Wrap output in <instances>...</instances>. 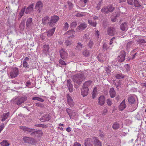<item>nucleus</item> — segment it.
I'll use <instances>...</instances> for the list:
<instances>
[{
	"label": "nucleus",
	"mask_w": 146,
	"mask_h": 146,
	"mask_svg": "<svg viewBox=\"0 0 146 146\" xmlns=\"http://www.w3.org/2000/svg\"><path fill=\"white\" fill-rule=\"evenodd\" d=\"M51 118V117L49 115H46L42 116L39 119L42 122H44L49 121Z\"/></svg>",
	"instance_id": "dca6fc26"
},
{
	"label": "nucleus",
	"mask_w": 146,
	"mask_h": 146,
	"mask_svg": "<svg viewBox=\"0 0 146 146\" xmlns=\"http://www.w3.org/2000/svg\"><path fill=\"white\" fill-rule=\"evenodd\" d=\"M119 124L117 122H115L112 125V128H119Z\"/></svg>",
	"instance_id": "3c124183"
},
{
	"label": "nucleus",
	"mask_w": 146,
	"mask_h": 146,
	"mask_svg": "<svg viewBox=\"0 0 146 146\" xmlns=\"http://www.w3.org/2000/svg\"><path fill=\"white\" fill-rule=\"evenodd\" d=\"M77 23L76 21L72 22L70 24V27L72 29L74 28L77 25Z\"/></svg>",
	"instance_id": "a19ab883"
},
{
	"label": "nucleus",
	"mask_w": 146,
	"mask_h": 146,
	"mask_svg": "<svg viewBox=\"0 0 146 146\" xmlns=\"http://www.w3.org/2000/svg\"><path fill=\"white\" fill-rule=\"evenodd\" d=\"M92 82L91 80L86 81L84 84L83 86L89 89V87L91 86Z\"/></svg>",
	"instance_id": "cd10ccee"
},
{
	"label": "nucleus",
	"mask_w": 146,
	"mask_h": 146,
	"mask_svg": "<svg viewBox=\"0 0 146 146\" xmlns=\"http://www.w3.org/2000/svg\"><path fill=\"white\" fill-rule=\"evenodd\" d=\"M94 44L93 41L90 40L89 42L88 43L87 45L90 48L92 49L93 47V46Z\"/></svg>",
	"instance_id": "58836bf2"
},
{
	"label": "nucleus",
	"mask_w": 146,
	"mask_h": 146,
	"mask_svg": "<svg viewBox=\"0 0 146 146\" xmlns=\"http://www.w3.org/2000/svg\"><path fill=\"white\" fill-rule=\"evenodd\" d=\"M84 47V46L80 42H78L77 46L75 48V49L78 50H81L82 48Z\"/></svg>",
	"instance_id": "72a5a7b5"
},
{
	"label": "nucleus",
	"mask_w": 146,
	"mask_h": 146,
	"mask_svg": "<svg viewBox=\"0 0 146 146\" xmlns=\"http://www.w3.org/2000/svg\"><path fill=\"white\" fill-rule=\"evenodd\" d=\"M137 42L140 44H144L146 42L144 39H139L137 41Z\"/></svg>",
	"instance_id": "a18cd8bd"
},
{
	"label": "nucleus",
	"mask_w": 146,
	"mask_h": 146,
	"mask_svg": "<svg viewBox=\"0 0 146 146\" xmlns=\"http://www.w3.org/2000/svg\"><path fill=\"white\" fill-rule=\"evenodd\" d=\"M82 54L85 56H88L89 55V51L87 49H84L82 52Z\"/></svg>",
	"instance_id": "ea45409f"
},
{
	"label": "nucleus",
	"mask_w": 146,
	"mask_h": 146,
	"mask_svg": "<svg viewBox=\"0 0 146 146\" xmlns=\"http://www.w3.org/2000/svg\"><path fill=\"white\" fill-rule=\"evenodd\" d=\"M88 22L91 26L94 27H96L97 24V23L96 22L93 21L91 20H88Z\"/></svg>",
	"instance_id": "c9c22d12"
},
{
	"label": "nucleus",
	"mask_w": 146,
	"mask_h": 146,
	"mask_svg": "<svg viewBox=\"0 0 146 146\" xmlns=\"http://www.w3.org/2000/svg\"><path fill=\"white\" fill-rule=\"evenodd\" d=\"M68 4L69 6V9H70L72 7L73 4L69 2H68Z\"/></svg>",
	"instance_id": "680f3d73"
},
{
	"label": "nucleus",
	"mask_w": 146,
	"mask_h": 146,
	"mask_svg": "<svg viewBox=\"0 0 146 146\" xmlns=\"http://www.w3.org/2000/svg\"><path fill=\"white\" fill-rule=\"evenodd\" d=\"M27 96H22L16 100V104L18 105H20L24 103L25 101L27 100Z\"/></svg>",
	"instance_id": "ddd939ff"
},
{
	"label": "nucleus",
	"mask_w": 146,
	"mask_h": 146,
	"mask_svg": "<svg viewBox=\"0 0 146 146\" xmlns=\"http://www.w3.org/2000/svg\"><path fill=\"white\" fill-rule=\"evenodd\" d=\"M107 34L110 36H114L116 33V31L115 29L113 27H109L107 30Z\"/></svg>",
	"instance_id": "1a4fd4ad"
},
{
	"label": "nucleus",
	"mask_w": 146,
	"mask_h": 146,
	"mask_svg": "<svg viewBox=\"0 0 146 146\" xmlns=\"http://www.w3.org/2000/svg\"><path fill=\"white\" fill-rule=\"evenodd\" d=\"M36 105L39 107L43 108L44 107V105L39 103H36Z\"/></svg>",
	"instance_id": "603ef678"
},
{
	"label": "nucleus",
	"mask_w": 146,
	"mask_h": 146,
	"mask_svg": "<svg viewBox=\"0 0 146 146\" xmlns=\"http://www.w3.org/2000/svg\"><path fill=\"white\" fill-rule=\"evenodd\" d=\"M94 146H102V143L99 139L96 138L93 141Z\"/></svg>",
	"instance_id": "7c9ffc66"
},
{
	"label": "nucleus",
	"mask_w": 146,
	"mask_h": 146,
	"mask_svg": "<svg viewBox=\"0 0 146 146\" xmlns=\"http://www.w3.org/2000/svg\"><path fill=\"white\" fill-rule=\"evenodd\" d=\"M116 38V37H113L111 39L110 41V44L111 45L113 43V42L114 41L115 39Z\"/></svg>",
	"instance_id": "6e6d98bb"
},
{
	"label": "nucleus",
	"mask_w": 146,
	"mask_h": 146,
	"mask_svg": "<svg viewBox=\"0 0 146 146\" xmlns=\"http://www.w3.org/2000/svg\"><path fill=\"white\" fill-rule=\"evenodd\" d=\"M66 112L68 113V115H69V116L70 115L72 114V112H73L74 111H72V110L69 108H67L66 110Z\"/></svg>",
	"instance_id": "49530a36"
},
{
	"label": "nucleus",
	"mask_w": 146,
	"mask_h": 146,
	"mask_svg": "<svg viewBox=\"0 0 146 146\" xmlns=\"http://www.w3.org/2000/svg\"><path fill=\"white\" fill-rule=\"evenodd\" d=\"M78 114L77 113L74 111L72 113V114L70 116V119H72L75 120H76L78 118Z\"/></svg>",
	"instance_id": "a878e982"
},
{
	"label": "nucleus",
	"mask_w": 146,
	"mask_h": 146,
	"mask_svg": "<svg viewBox=\"0 0 146 146\" xmlns=\"http://www.w3.org/2000/svg\"><path fill=\"white\" fill-rule=\"evenodd\" d=\"M84 78V74L81 73H79L73 76V80L74 82V86L76 89L79 87Z\"/></svg>",
	"instance_id": "f03ea898"
},
{
	"label": "nucleus",
	"mask_w": 146,
	"mask_h": 146,
	"mask_svg": "<svg viewBox=\"0 0 146 146\" xmlns=\"http://www.w3.org/2000/svg\"><path fill=\"white\" fill-rule=\"evenodd\" d=\"M133 3L134 5V6L135 7H142L141 5L140 4L139 2L137 0H133Z\"/></svg>",
	"instance_id": "f704fd0d"
},
{
	"label": "nucleus",
	"mask_w": 146,
	"mask_h": 146,
	"mask_svg": "<svg viewBox=\"0 0 146 146\" xmlns=\"http://www.w3.org/2000/svg\"><path fill=\"white\" fill-rule=\"evenodd\" d=\"M110 95L111 98H114L116 94V92L115 91L114 88H111L109 91Z\"/></svg>",
	"instance_id": "c85d7f7f"
},
{
	"label": "nucleus",
	"mask_w": 146,
	"mask_h": 146,
	"mask_svg": "<svg viewBox=\"0 0 146 146\" xmlns=\"http://www.w3.org/2000/svg\"><path fill=\"white\" fill-rule=\"evenodd\" d=\"M66 97L68 104L71 107H73L75 104L73 100L72 97L69 94H67L66 95Z\"/></svg>",
	"instance_id": "9d476101"
},
{
	"label": "nucleus",
	"mask_w": 146,
	"mask_h": 146,
	"mask_svg": "<svg viewBox=\"0 0 146 146\" xmlns=\"http://www.w3.org/2000/svg\"><path fill=\"white\" fill-rule=\"evenodd\" d=\"M120 16V14L118 13H115L114 17H115L116 18L117 17H119Z\"/></svg>",
	"instance_id": "774afa93"
},
{
	"label": "nucleus",
	"mask_w": 146,
	"mask_h": 146,
	"mask_svg": "<svg viewBox=\"0 0 146 146\" xmlns=\"http://www.w3.org/2000/svg\"><path fill=\"white\" fill-rule=\"evenodd\" d=\"M126 53L124 50H121L117 57V59L119 62L124 61L125 59Z\"/></svg>",
	"instance_id": "0eeeda50"
},
{
	"label": "nucleus",
	"mask_w": 146,
	"mask_h": 146,
	"mask_svg": "<svg viewBox=\"0 0 146 146\" xmlns=\"http://www.w3.org/2000/svg\"><path fill=\"white\" fill-rule=\"evenodd\" d=\"M78 24L79 25L77 27L76 29L77 31H82L84 30L87 27V24L84 22L83 23L79 22Z\"/></svg>",
	"instance_id": "423d86ee"
},
{
	"label": "nucleus",
	"mask_w": 146,
	"mask_h": 146,
	"mask_svg": "<svg viewBox=\"0 0 146 146\" xmlns=\"http://www.w3.org/2000/svg\"><path fill=\"white\" fill-rule=\"evenodd\" d=\"M31 84V83L30 82L27 81L26 82V86H30Z\"/></svg>",
	"instance_id": "338daca9"
},
{
	"label": "nucleus",
	"mask_w": 146,
	"mask_h": 146,
	"mask_svg": "<svg viewBox=\"0 0 146 146\" xmlns=\"http://www.w3.org/2000/svg\"><path fill=\"white\" fill-rule=\"evenodd\" d=\"M35 126L39 127H41L42 128H44L45 126L44 125L42 124H36L35 125Z\"/></svg>",
	"instance_id": "5fc2aeb1"
},
{
	"label": "nucleus",
	"mask_w": 146,
	"mask_h": 146,
	"mask_svg": "<svg viewBox=\"0 0 146 146\" xmlns=\"http://www.w3.org/2000/svg\"><path fill=\"white\" fill-rule=\"evenodd\" d=\"M105 71L106 72L107 74H110V70L109 68L108 67H106L105 68Z\"/></svg>",
	"instance_id": "4d7b16f0"
},
{
	"label": "nucleus",
	"mask_w": 146,
	"mask_h": 146,
	"mask_svg": "<svg viewBox=\"0 0 146 146\" xmlns=\"http://www.w3.org/2000/svg\"><path fill=\"white\" fill-rule=\"evenodd\" d=\"M127 23L126 22H124L122 23L120 25L121 30L122 31L127 30L128 29Z\"/></svg>",
	"instance_id": "4be33fe9"
},
{
	"label": "nucleus",
	"mask_w": 146,
	"mask_h": 146,
	"mask_svg": "<svg viewBox=\"0 0 146 146\" xmlns=\"http://www.w3.org/2000/svg\"><path fill=\"white\" fill-rule=\"evenodd\" d=\"M25 11H24L23 10L21 9L19 13V15H21L22 16H23Z\"/></svg>",
	"instance_id": "69168bd1"
},
{
	"label": "nucleus",
	"mask_w": 146,
	"mask_h": 146,
	"mask_svg": "<svg viewBox=\"0 0 146 146\" xmlns=\"http://www.w3.org/2000/svg\"><path fill=\"white\" fill-rule=\"evenodd\" d=\"M114 9L115 8L112 5H110L102 8L101 11L102 13L107 14L109 12H112Z\"/></svg>",
	"instance_id": "39448f33"
},
{
	"label": "nucleus",
	"mask_w": 146,
	"mask_h": 146,
	"mask_svg": "<svg viewBox=\"0 0 146 146\" xmlns=\"http://www.w3.org/2000/svg\"><path fill=\"white\" fill-rule=\"evenodd\" d=\"M66 86L69 92H73L74 90L72 82L70 79L67 80Z\"/></svg>",
	"instance_id": "f8f14e48"
},
{
	"label": "nucleus",
	"mask_w": 146,
	"mask_h": 146,
	"mask_svg": "<svg viewBox=\"0 0 146 146\" xmlns=\"http://www.w3.org/2000/svg\"><path fill=\"white\" fill-rule=\"evenodd\" d=\"M125 75L121 72L118 73L115 75V77L118 79H123L125 77Z\"/></svg>",
	"instance_id": "c756f323"
},
{
	"label": "nucleus",
	"mask_w": 146,
	"mask_h": 146,
	"mask_svg": "<svg viewBox=\"0 0 146 146\" xmlns=\"http://www.w3.org/2000/svg\"><path fill=\"white\" fill-rule=\"evenodd\" d=\"M34 4L30 5L26 9L25 13L26 14H30L33 11Z\"/></svg>",
	"instance_id": "4468645a"
},
{
	"label": "nucleus",
	"mask_w": 146,
	"mask_h": 146,
	"mask_svg": "<svg viewBox=\"0 0 146 146\" xmlns=\"http://www.w3.org/2000/svg\"><path fill=\"white\" fill-rule=\"evenodd\" d=\"M104 55H103L102 54L100 53L97 56V59L100 62H102L104 61Z\"/></svg>",
	"instance_id": "2f4dec72"
},
{
	"label": "nucleus",
	"mask_w": 146,
	"mask_h": 146,
	"mask_svg": "<svg viewBox=\"0 0 146 146\" xmlns=\"http://www.w3.org/2000/svg\"><path fill=\"white\" fill-rule=\"evenodd\" d=\"M43 6L42 2L39 1L36 3L35 8L38 13H40L43 9Z\"/></svg>",
	"instance_id": "6e6552de"
},
{
	"label": "nucleus",
	"mask_w": 146,
	"mask_h": 146,
	"mask_svg": "<svg viewBox=\"0 0 146 146\" xmlns=\"http://www.w3.org/2000/svg\"><path fill=\"white\" fill-rule=\"evenodd\" d=\"M127 3L129 5H133V0H127Z\"/></svg>",
	"instance_id": "13d9d810"
},
{
	"label": "nucleus",
	"mask_w": 146,
	"mask_h": 146,
	"mask_svg": "<svg viewBox=\"0 0 146 146\" xmlns=\"http://www.w3.org/2000/svg\"><path fill=\"white\" fill-rule=\"evenodd\" d=\"M23 139L24 141L26 143L32 144H34L35 143V140L31 138L25 137H24Z\"/></svg>",
	"instance_id": "2eb2a0df"
},
{
	"label": "nucleus",
	"mask_w": 146,
	"mask_h": 146,
	"mask_svg": "<svg viewBox=\"0 0 146 146\" xmlns=\"http://www.w3.org/2000/svg\"><path fill=\"white\" fill-rule=\"evenodd\" d=\"M128 102L131 104H132L134 103L135 99L134 97L132 96H131L129 97L128 98Z\"/></svg>",
	"instance_id": "473e14b6"
},
{
	"label": "nucleus",
	"mask_w": 146,
	"mask_h": 146,
	"mask_svg": "<svg viewBox=\"0 0 146 146\" xmlns=\"http://www.w3.org/2000/svg\"><path fill=\"white\" fill-rule=\"evenodd\" d=\"M72 146H81L80 143L77 142H75L74 143V145Z\"/></svg>",
	"instance_id": "bf43d9fd"
},
{
	"label": "nucleus",
	"mask_w": 146,
	"mask_h": 146,
	"mask_svg": "<svg viewBox=\"0 0 146 146\" xmlns=\"http://www.w3.org/2000/svg\"><path fill=\"white\" fill-rule=\"evenodd\" d=\"M75 33V31L74 30L72 29L71 30L69 31L66 33L65 34H68L69 35H70L68 37V38H74V34Z\"/></svg>",
	"instance_id": "b1692460"
},
{
	"label": "nucleus",
	"mask_w": 146,
	"mask_h": 146,
	"mask_svg": "<svg viewBox=\"0 0 146 146\" xmlns=\"http://www.w3.org/2000/svg\"><path fill=\"white\" fill-rule=\"evenodd\" d=\"M59 19V17L56 15H54L51 17L46 16L42 18V23L44 25H48L52 27L55 25Z\"/></svg>",
	"instance_id": "f257e3e1"
},
{
	"label": "nucleus",
	"mask_w": 146,
	"mask_h": 146,
	"mask_svg": "<svg viewBox=\"0 0 146 146\" xmlns=\"http://www.w3.org/2000/svg\"><path fill=\"white\" fill-rule=\"evenodd\" d=\"M68 27H69L68 24L67 22L65 23L64 24V29H63L65 31H67L68 30Z\"/></svg>",
	"instance_id": "8fccbe9b"
},
{
	"label": "nucleus",
	"mask_w": 146,
	"mask_h": 146,
	"mask_svg": "<svg viewBox=\"0 0 146 146\" xmlns=\"http://www.w3.org/2000/svg\"><path fill=\"white\" fill-rule=\"evenodd\" d=\"M19 74V68L17 67H14L9 73V77L12 78H16Z\"/></svg>",
	"instance_id": "20e7f679"
},
{
	"label": "nucleus",
	"mask_w": 146,
	"mask_h": 146,
	"mask_svg": "<svg viewBox=\"0 0 146 146\" xmlns=\"http://www.w3.org/2000/svg\"><path fill=\"white\" fill-rule=\"evenodd\" d=\"M23 67L26 68H28L30 67V66L28 64L27 62L25 61H23Z\"/></svg>",
	"instance_id": "37998d69"
},
{
	"label": "nucleus",
	"mask_w": 146,
	"mask_h": 146,
	"mask_svg": "<svg viewBox=\"0 0 146 146\" xmlns=\"http://www.w3.org/2000/svg\"><path fill=\"white\" fill-rule=\"evenodd\" d=\"M126 105L125 104V100L124 99L119 105V110L120 111H122L126 108Z\"/></svg>",
	"instance_id": "a211bd4d"
},
{
	"label": "nucleus",
	"mask_w": 146,
	"mask_h": 146,
	"mask_svg": "<svg viewBox=\"0 0 146 146\" xmlns=\"http://www.w3.org/2000/svg\"><path fill=\"white\" fill-rule=\"evenodd\" d=\"M106 102L108 106H110L111 105L112 102L110 99H109L107 100Z\"/></svg>",
	"instance_id": "864d4df0"
},
{
	"label": "nucleus",
	"mask_w": 146,
	"mask_h": 146,
	"mask_svg": "<svg viewBox=\"0 0 146 146\" xmlns=\"http://www.w3.org/2000/svg\"><path fill=\"white\" fill-rule=\"evenodd\" d=\"M49 47L48 45H44L43 47V53L46 55L48 54Z\"/></svg>",
	"instance_id": "aec40b11"
},
{
	"label": "nucleus",
	"mask_w": 146,
	"mask_h": 146,
	"mask_svg": "<svg viewBox=\"0 0 146 146\" xmlns=\"http://www.w3.org/2000/svg\"><path fill=\"white\" fill-rule=\"evenodd\" d=\"M55 29L56 28L54 27L46 32V35L48 37L52 36L54 32Z\"/></svg>",
	"instance_id": "bb28decb"
},
{
	"label": "nucleus",
	"mask_w": 146,
	"mask_h": 146,
	"mask_svg": "<svg viewBox=\"0 0 146 146\" xmlns=\"http://www.w3.org/2000/svg\"><path fill=\"white\" fill-rule=\"evenodd\" d=\"M23 130L28 131L31 133V134L34 135L37 137H40L42 135L43 133L41 131H35L34 129L32 128H23Z\"/></svg>",
	"instance_id": "7ed1b4c3"
},
{
	"label": "nucleus",
	"mask_w": 146,
	"mask_h": 146,
	"mask_svg": "<svg viewBox=\"0 0 146 146\" xmlns=\"http://www.w3.org/2000/svg\"><path fill=\"white\" fill-rule=\"evenodd\" d=\"M10 113L9 112L3 113L1 115V117L2 118L1 121H5L9 116Z\"/></svg>",
	"instance_id": "393cba45"
},
{
	"label": "nucleus",
	"mask_w": 146,
	"mask_h": 146,
	"mask_svg": "<svg viewBox=\"0 0 146 146\" xmlns=\"http://www.w3.org/2000/svg\"><path fill=\"white\" fill-rule=\"evenodd\" d=\"M25 23L24 21H23L21 22L20 26L19 28L21 30H23L25 28Z\"/></svg>",
	"instance_id": "c03bdc74"
},
{
	"label": "nucleus",
	"mask_w": 146,
	"mask_h": 146,
	"mask_svg": "<svg viewBox=\"0 0 146 146\" xmlns=\"http://www.w3.org/2000/svg\"><path fill=\"white\" fill-rule=\"evenodd\" d=\"M0 144L2 146H9L10 145L7 140H3Z\"/></svg>",
	"instance_id": "4c0bfd02"
},
{
	"label": "nucleus",
	"mask_w": 146,
	"mask_h": 146,
	"mask_svg": "<svg viewBox=\"0 0 146 146\" xmlns=\"http://www.w3.org/2000/svg\"><path fill=\"white\" fill-rule=\"evenodd\" d=\"M59 64H61L62 65H66L67 64L66 62H65V61L63 60L60 59L59 60Z\"/></svg>",
	"instance_id": "09e8293b"
},
{
	"label": "nucleus",
	"mask_w": 146,
	"mask_h": 146,
	"mask_svg": "<svg viewBox=\"0 0 146 146\" xmlns=\"http://www.w3.org/2000/svg\"><path fill=\"white\" fill-rule=\"evenodd\" d=\"M89 89L82 86L81 89V95L84 97L87 95L88 93Z\"/></svg>",
	"instance_id": "f3484780"
},
{
	"label": "nucleus",
	"mask_w": 146,
	"mask_h": 146,
	"mask_svg": "<svg viewBox=\"0 0 146 146\" xmlns=\"http://www.w3.org/2000/svg\"><path fill=\"white\" fill-rule=\"evenodd\" d=\"M116 82V87L117 89L118 90H119V87L120 88L121 85V81L119 80V81H117Z\"/></svg>",
	"instance_id": "79ce46f5"
},
{
	"label": "nucleus",
	"mask_w": 146,
	"mask_h": 146,
	"mask_svg": "<svg viewBox=\"0 0 146 146\" xmlns=\"http://www.w3.org/2000/svg\"><path fill=\"white\" fill-rule=\"evenodd\" d=\"M65 44L66 46H70L72 43V42L71 41H69L68 40H65Z\"/></svg>",
	"instance_id": "de8ad7c7"
},
{
	"label": "nucleus",
	"mask_w": 146,
	"mask_h": 146,
	"mask_svg": "<svg viewBox=\"0 0 146 146\" xmlns=\"http://www.w3.org/2000/svg\"><path fill=\"white\" fill-rule=\"evenodd\" d=\"M99 33V32L98 30H97L96 31L95 35L98 38H99V36L100 34Z\"/></svg>",
	"instance_id": "e2e57ef3"
},
{
	"label": "nucleus",
	"mask_w": 146,
	"mask_h": 146,
	"mask_svg": "<svg viewBox=\"0 0 146 146\" xmlns=\"http://www.w3.org/2000/svg\"><path fill=\"white\" fill-rule=\"evenodd\" d=\"M102 48H103V52H104L105 50H107L109 48V46L106 43H104L103 44Z\"/></svg>",
	"instance_id": "e433bc0d"
},
{
	"label": "nucleus",
	"mask_w": 146,
	"mask_h": 146,
	"mask_svg": "<svg viewBox=\"0 0 146 146\" xmlns=\"http://www.w3.org/2000/svg\"><path fill=\"white\" fill-rule=\"evenodd\" d=\"M60 55L62 59H66L68 57V54L66 51H65L64 49H62L60 51Z\"/></svg>",
	"instance_id": "9b49d317"
},
{
	"label": "nucleus",
	"mask_w": 146,
	"mask_h": 146,
	"mask_svg": "<svg viewBox=\"0 0 146 146\" xmlns=\"http://www.w3.org/2000/svg\"><path fill=\"white\" fill-rule=\"evenodd\" d=\"M132 44V42H129L127 43L126 46L127 48H129L131 46Z\"/></svg>",
	"instance_id": "052dcab7"
},
{
	"label": "nucleus",
	"mask_w": 146,
	"mask_h": 146,
	"mask_svg": "<svg viewBox=\"0 0 146 146\" xmlns=\"http://www.w3.org/2000/svg\"><path fill=\"white\" fill-rule=\"evenodd\" d=\"M26 23L27 27L28 28L30 27L33 24L32 18H28L26 22Z\"/></svg>",
	"instance_id": "5701e85b"
},
{
	"label": "nucleus",
	"mask_w": 146,
	"mask_h": 146,
	"mask_svg": "<svg viewBox=\"0 0 146 146\" xmlns=\"http://www.w3.org/2000/svg\"><path fill=\"white\" fill-rule=\"evenodd\" d=\"M93 141L92 139L88 138L85 141V146H93Z\"/></svg>",
	"instance_id": "6ab92c4d"
},
{
	"label": "nucleus",
	"mask_w": 146,
	"mask_h": 146,
	"mask_svg": "<svg viewBox=\"0 0 146 146\" xmlns=\"http://www.w3.org/2000/svg\"><path fill=\"white\" fill-rule=\"evenodd\" d=\"M111 20L112 22H115L116 21L117 18L114 16V17L111 18Z\"/></svg>",
	"instance_id": "0e129e2a"
},
{
	"label": "nucleus",
	"mask_w": 146,
	"mask_h": 146,
	"mask_svg": "<svg viewBox=\"0 0 146 146\" xmlns=\"http://www.w3.org/2000/svg\"><path fill=\"white\" fill-rule=\"evenodd\" d=\"M99 104L101 106H103L105 103V97L103 96H100L98 98Z\"/></svg>",
	"instance_id": "412c9836"
}]
</instances>
